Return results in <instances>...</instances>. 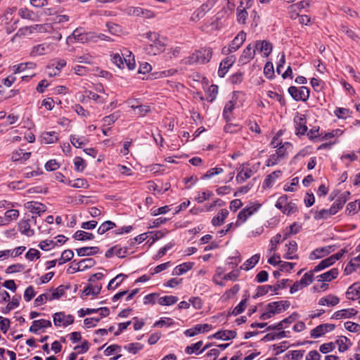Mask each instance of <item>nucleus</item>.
Here are the masks:
<instances>
[{
	"label": "nucleus",
	"instance_id": "nucleus-7",
	"mask_svg": "<svg viewBox=\"0 0 360 360\" xmlns=\"http://www.w3.org/2000/svg\"><path fill=\"white\" fill-rule=\"evenodd\" d=\"M53 323L56 326H67L74 323V317L72 315L65 316L63 312H57L53 314Z\"/></svg>",
	"mask_w": 360,
	"mask_h": 360
},
{
	"label": "nucleus",
	"instance_id": "nucleus-39",
	"mask_svg": "<svg viewBox=\"0 0 360 360\" xmlns=\"http://www.w3.org/2000/svg\"><path fill=\"white\" fill-rule=\"evenodd\" d=\"M41 139H43V141L46 144L53 143L58 141V136L55 131L43 132L41 134Z\"/></svg>",
	"mask_w": 360,
	"mask_h": 360
},
{
	"label": "nucleus",
	"instance_id": "nucleus-52",
	"mask_svg": "<svg viewBox=\"0 0 360 360\" xmlns=\"http://www.w3.org/2000/svg\"><path fill=\"white\" fill-rule=\"evenodd\" d=\"M269 290H272V287L270 285L258 286L257 289V293L253 296V298L256 299L257 297H262L268 293Z\"/></svg>",
	"mask_w": 360,
	"mask_h": 360
},
{
	"label": "nucleus",
	"instance_id": "nucleus-32",
	"mask_svg": "<svg viewBox=\"0 0 360 360\" xmlns=\"http://www.w3.org/2000/svg\"><path fill=\"white\" fill-rule=\"evenodd\" d=\"M243 2H240V5L237 8V21L239 23L245 24V20L248 18V12L246 11V8L243 6Z\"/></svg>",
	"mask_w": 360,
	"mask_h": 360
},
{
	"label": "nucleus",
	"instance_id": "nucleus-35",
	"mask_svg": "<svg viewBox=\"0 0 360 360\" xmlns=\"http://www.w3.org/2000/svg\"><path fill=\"white\" fill-rule=\"evenodd\" d=\"M347 343H349V345H352L350 340L347 337L341 336L335 341V344L338 345L339 352H344L349 349Z\"/></svg>",
	"mask_w": 360,
	"mask_h": 360
},
{
	"label": "nucleus",
	"instance_id": "nucleus-5",
	"mask_svg": "<svg viewBox=\"0 0 360 360\" xmlns=\"http://www.w3.org/2000/svg\"><path fill=\"white\" fill-rule=\"evenodd\" d=\"M51 27V26L49 24H44V25H33L31 26H27L22 28H20L16 35L20 34V35H25L27 32L29 33H33V32H40L44 33L47 32V29Z\"/></svg>",
	"mask_w": 360,
	"mask_h": 360
},
{
	"label": "nucleus",
	"instance_id": "nucleus-8",
	"mask_svg": "<svg viewBox=\"0 0 360 360\" xmlns=\"http://www.w3.org/2000/svg\"><path fill=\"white\" fill-rule=\"evenodd\" d=\"M335 326L331 323H323L316 326L310 332V335L313 338H318L323 335L326 333L332 331L335 329Z\"/></svg>",
	"mask_w": 360,
	"mask_h": 360
},
{
	"label": "nucleus",
	"instance_id": "nucleus-2",
	"mask_svg": "<svg viewBox=\"0 0 360 360\" xmlns=\"http://www.w3.org/2000/svg\"><path fill=\"white\" fill-rule=\"evenodd\" d=\"M212 56V51L210 48H202L196 51L188 58V63L192 64L194 63L205 64L208 63Z\"/></svg>",
	"mask_w": 360,
	"mask_h": 360
},
{
	"label": "nucleus",
	"instance_id": "nucleus-18",
	"mask_svg": "<svg viewBox=\"0 0 360 360\" xmlns=\"http://www.w3.org/2000/svg\"><path fill=\"white\" fill-rule=\"evenodd\" d=\"M51 326V322L49 320L46 319H39L35 320L32 322V326L30 327V332L37 333L38 330L44 328H49Z\"/></svg>",
	"mask_w": 360,
	"mask_h": 360
},
{
	"label": "nucleus",
	"instance_id": "nucleus-59",
	"mask_svg": "<svg viewBox=\"0 0 360 360\" xmlns=\"http://www.w3.org/2000/svg\"><path fill=\"white\" fill-rule=\"evenodd\" d=\"M18 14L23 19L33 20L34 13L26 8H21Z\"/></svg>",
	"mask_w": 360,
	"mask_h": 360
},
{
	"label": "nucleus",
	"instance_id": "nucleus-17",
	"mask_svg": "<svg viewBox=\"0 0 360 360\" xmlns=\"http://www.w3.org/2000/svg\"><path fill=\"white\" fill-rule=\"evenodd\" d=\"M236 335L237 333L235 330H220L210 336L209 338H214L219 340H229L235 338Z\"/></svg>",
	"mask_w": 360,
	"mask_h": 360
},
{
	"label": "nucleus",
	"instance_id": "nucleus-47",
	"mask_svg": "<svg viewBox=\"0 0 360 360\" xmlns=\"http://www.w3.org/2000/svg\"><path fill=\"white\" fill-rule=\"evenodd\" d=\"M332 259H330V257L326 259H323L318 265H316L314 267V271L317 272V271H321V270L333 265V262Z\"/></svg>",
	"mask_w": 360,
	"mask_h": 360
},
{
	"label": "nucleus",
	"instance_id": "nucleus-9",
	"mask_svg": "<svg viewBox=\"0 0 360 360\" xmlns=\"http://www.w3.org/2000/svg\"><path fill=\"white\" fill-rule=\"evenodd\" d=\"M211 328H212V326L208 323L198 324V325L195 326L193 328H189V329L185 330L184 334L187 337H193L197 334L204 333V332H207V331L210 330Z\"/></svg>",
	"mask_w": 360,
	"mask_h": 360
},
{
	"label": "nucleus",
	"instance_id": "nucleus-64",
	"mask_svg": "<svg viewBox=\"0 0 360 360\" xmlns=\"http://www.w3.org/2000/svg\"><path fill=\"white\" fill-rule=\"evenodd\" d=\"M74 164L76 170L78 172H82L86 167L84 160L80 157H76L75 158Z\"/></svg>",
	"mask_w": 360,
	"mask_h": 360
},
{
	"label": "nucleus",
	"instance_id": "nucleus-26",
	"mask_svg": "<svg viewBox=\"0 0 360 360\" xmlns=\"http://www.w3.org/2000/svg\"><path fill=\"white\" fill-rule=\"evenodd\" d=\"M347 298L349 300H355L356 297H360V285L358 283H354L349 287L346 292Z\"/></svg>",
	"mask_w": 360,
	"mask_h": 360
},
{
	"label": "nucleus",
	"instance_id": "nucleus-41",
	"mask_svg": "<svg viewBox=\"0 0 360 360\" xmlns=\"http://www.w3.org/2000/svg\"><path fill=\"white\" fill-rule=\"evenodd\" d=\"M292 148V146L290 143L285 142L277 148L276 154L280 158V159H282L285 158L286 151L291 149Z\"/></svg>",
	"mask_w": 360,
	"mask_h": 360
},
{
	"label": "nucleus",
	"instance_id": "nucleus-46",
	"mask_svg": "<svg viewBox=\"0 0 360 360\" xmlns=\"http://www.w3.org/2000/svg\"><path fill=\"white\" fill-rule=\"evenodd\" d=\"M81 271L89 269L96 264V262L93 258H86L78 262Z\"/></svg>",
	"mask_w": 360,
	"mask_h": 360
},
{
	"label": "nucleus",
	"instance_id": "nucleus-42",
	"mask_svg": "<svg viewBox=\"0 0 360 360\" xmlns=\"http://www.w3.org/2000/svg\"><path fill=\"white\" fill-rule=\"evenodd\" d=\"M115 227H116V224L113 221H105L98 227L97 232L98 234L102 235Z\"/></svg>",
	"mask_w": 360,
	"mask_h": 360
},
{
	"label": "nucleus",
	"instance_id": "nucleus-38",
	"mask_svg": "<svg viewBox=\"0 0 360 360\" xmlns=\"http://www.w3.org/2000/svg\"><path fill=\"white\" fill-rule=\"evenodd\" d=\"M247 301H248V298H245V299L242 300L240 302V303L231 311L229 312L228 315L229 316H230V315L237 316V315L243 313L246 308Z\"/></svg>",
	"mask_w": 360,
	"mask_h": 360
},
{
	"label": "nucleus",
	"instance_id": "nucleus-22",
	"mask_svg": "<svg viewBox=\"0 0 360 360\" xmlns=\"http://www.w3.org/2000/svg\"><path fill=\"white\" fill-rule=\"evenodd\" d=\"M359 266H360V254L357 257H355L351 259V260L347 264V266L345 269V274L346 275L351 274Z\"/></svg>",
	"mask_w": 360,
	"mask_h": 360
},
{
	"label": "nucleus",
	"instance_id": "nucleus-55",
	"mask_svg": "<svg viewBox=\"0 0 360 360\" xmlns=\"http://www.w3.org/2000/svg\"><path fill=\"white\" fill-rule=\"evenodd\" d=\"M124 348L131 353L136 354L143 349V345L139 342L130 343L125 345Z\"/></svg>",
	"mask_w": 360,
	"mask_h": 360
},
{
	"label": "nucleus",
	"instance_id": "nucleus-11",
	"mask_svg": "<svg viewBox=\"0 0 360 360\" xmlns=\"http://www.w3.org/2000/svg\"><path fill=\"white\" fill-rule=\"evenodd\" d=\"M297 135H304L307 131V120L304 115L297 116L294 119Z\"/></svg>",
	"mask_w": 360,
	"mask_h": 360
},
{
	"label": "nucleus",
	"instance_id": "nucleus-27",
	"mask_svg": "<svg viewBox=\"0 0 360 360\" xmlns=\"http://www.w3.org/2000/svg\"><path fill=\"white\" fill-rule=\"evenodd\" d=\"M229 215V211L226 209H223L220 211L218 215L214 217L212 219V224L213 226H221L225 219Z\"/></svg>",
	"mask_w": 360,
	"mask_h": 360
},
{
	"label": "nucleus",
	"instance_id": "nucleus-21",
	"mask_svg": "<svg viewBox=\"0 0 360 360\" xmlns=\"http://www.w3.org/2000/svg\"><path fill=\"white\" fill-rule=\"evenodd\" d=\"M357 314V311L354 309H342L335 312L331 319H341L350 318Z\"/></svg>",
	"mask_w": 360,
	"mask_h": 360
},
{
	"label": "nucleus",
	"instance_id": "nucleus-36",
	"mask_svg": "<svg viewBox=\"0 0 360 360\" xmlns=\"http://www.w3.org/2000/svg\"><path fill=\"white\" fill-rule=\"evenodd\" d=\"M73 238L77 240H90L94 238V235L84 231H77L73 235Z\"/></svg>",
	"mask_w": 360,
	"mask_h": 360
},
{
	"label": "nucleus",
	"instance_id": "nucleus-56",
	"mask_svg": "<svg viewBox=\"0 0 360 360\" xmlns=\"http://www.w3.org/2000/svg\"><path fill=\"white\" fill-rule=\"evenodd\" d=\"M297 211V207L294 202H287L286 204H285V207H284L283 210H282V212L283 214L290 215L291 214L296 212Z\"/></svg>",
	"mask_w": 360,
	"mask_h": 360
},
{
	"label": "nucleus",
	"instance_id": "nucleus-28",
	"mask_svg": "<svg viewBox=\"0 0 360 360\" xmlns=\"http://www.w3.org/2000/svg\"><path fill=\"white\" fill-rule=\"evenodd\" d=\"M252 175V170L250 168H241L236 176L238 183H243Z\"/></svg>",
	"mask_w": 360,
	"mask_h": 360
},
{
	"label": "nucleus",
	"instance_id": "nucleus-23",
	"mask_svg": "<svg viewBox=\"0 0 360 360\" xmlns=\"http://www.w3.org/2000/svg\"><path fill=\"white\" fill-rule=\"evenodd\" d=\"M87 39L86 34L81 32L80 30L76 29L72 34L67 38L68 43L80 41L84 43Z\"/></svg>",
	"mask_w": 360,
	"mask_h": 360
},
{
	"label": "nucleus",
	"instance_id": "nucleus-19",
	"mask_svg": "<svg viewBox=\"0 0 360 360\" xmlns=\"http://www.w3.org/2000/svg\"><path fill=\"white\" fill-rule=\"evenodd\" d=\"M129 12L134 16H142L145 18H151L155 16L153 11L140 7H131Z\"/></svg>",
	"mask_w": 360,
	"mask_h": 360
},
{
	"label": "nucleus",
	"instance_id": "nucleus-4",
	"mask_svg": "<svg viewBox=\"0 0 360 360\" xmlns=\"http://www.w3.org/2000/svg\"><path fill=\"white\" fill-rule=\"evenodd\" d=\"M245 39L246 34L243 31H240L232 40L228 48H223L222 53L224 54H229L237 51L245 41Z\"/></svg>",
	"mask_w": 360,
	"mask_h": 360
},
{
	"label": "nucleus",
	"instance_id": "nucleus-57",
	"mask_svg": "<svg viewBox=\"0 0 360 360\" xmlns=\"http://www.w3.org/2000/svg\"><path fill=\"white\" fill-rule=\"evenodd\" d=\"M313 279H314L313 273L310 271V272H307V273L304 274V276L300 279V281H299L301 283V284L304 287H306L312 283Z\"/></svg>",
	"mask_w": 360,
	"mask_h": 360
},
{
	"label": "nucleus",
	"instance_id": "nucleus-6",
	"mask_svg": "<svg viewBox=\"0 0 360 360\" xmlns=\"http://www.w3.org/2000/svg\"><path fill=\"white\" fill-rule=\"evenodd\" d=\"M54 49V46L50 43H43L34 46L31 52L30 56L32 57L42 56L51 53Z\"/></svg>",
	"mask_w": 360,
	"mask_h": 360
},
{
	"label": "nucleus",
	"instance_id": "nucleus-58",
	"mask_svg": "<svg viewBox=\"0 0 360 360\" xmlns=\"http://www.w3.org/2000/svg\"><path fill=\"white\" fill-rule=\"evenodd\" d=\"M234 108V103L232 101H229L226 103L224 110H223V116L226 122L230 120L229 113H231Z\"/></svg>",
	"mask_w": 360,
	"mask_h": 360
},
{
	"label": "nucleus",
	"instance_id": "nucleus-3",
	"mask_svg": "<svg viewBox=\"0 0 360 360\" xmlns=\"http://www.w3.org/2000/svg\"><path fill=\"white\" fill-rule=\"evenodd\" d=\"M288 93L292 98L298 101H307L309 97V89L304 86L300 87L299 89L295 86H291L288 88Z\"/></svg>",
	"mask_w": 360,
	"mask_h": 360
},
{
	"label": "nucleus",
	"instance_id": "nucleus-51",
	"mask_svg": "<svg viewBox=\"0 0 360 360\" xmlns=\"http://www.w3.org/2000/svg\"><path fill=\"white\" fill-rule=\"evenodd\" d=\"M65 287L63 285L58 286L56 289L53 290V292L50 295L49 300H53L55 299H59L65 294Z\"/></svg>",
	"mask_w": 360,
	"mask_h": 360
},
{
	"label": "nucleus",
	"instance_id": "nucleus-34",
	"mask_svg": "<svg viewBox=\"0 0 360 360\" xmlns=\"http://www.w3.org/2000/svg\"><path fill=\"white\" fill-rule=\"evenodd\" d=\"M30 155L31 153L24 152L23 150L20 149L13 154L11 159L14 162L20 160L26 161L30 158Z\"/></svg>",
	"mask_w": 360,
	"mask_h": 360
},
{
	"label": "nucleus",
	"instance_id": "nucleus-60",
	"mask_svg": "<svg viewBox=\"0 0 360 360\" xmlns=\"http://www.w3.org/2000/svg\"><path fill=\"white\" fill-rule=\"evenodd\" d=\"M222 172H223V169L222 168H220V167L212 168V169H209L206 172V174H205L202 176V179H207V178H212L214 175L219 174H221Z\"/></svg>",
	"mask_w": 360,
	"mask_h": 360
},
{
	"label": "nucleus",
	"instance_id": "nucleus-25",
	"mask_svg": "<svg viewBox=\"0 0 360 360\" xmlns=\"http://www.w3.org/2000/svg\"><path fill=\"white\" fill-rule=\"evenodd\" d=\"M338 269L337 268H333L330 271L321 274L319 276L320 278L319 281L329 282L333 279L336 278L338 276Z\"/></svg>",
	"mask_w": 360,
	"mask_h": 360
},
{
	"label": "nucleus",
	"instance_id": "nucleus-13",
	"mask_svg": "<svg viewBox=\"0 0 360 360\" xmlns=\"http://www.w3.org/2000/svg\"><path fill=\"white\" fill-rule=\"evenodd\" d=\"M255 49L263 53L264 56L267 57L271 53L273 46L271 42L266 40L257 41Z\"/></svg>",
	"mask_w": 360,
	"mask_h": 360
},
{
	"label": "nucleus",
	"instance_id": "nucleus-61",
	"mask_svg": "<svg viewBox=\"0 0 360 360\" xmlns=\"http://www.w3.org/2000/svg\"><path fill=\"white\" fill-rule=\"evenodd\" d=\"M268 96L278 101L281 105H285V104H286L284 97L282 95H281L276 92H274L272 91H269Z\"/></svg>",
	"mask_w": 360,
	"mask_h": 360
},
{
	"label": "nucleus",
	"instance_id": "nucleus-44",
	"mask_svg": "<svg viewBox=\"0 0 360 360\" xmlns=\"http://www.w3.org/2000/svg\"><path fill=\"white\" fill-rule=\"evenodd\" d=\"M70 139L71 143L75 148H81L86 143V139L84 136L78 137L76 135H71Z\"/></svg>",
	"mask_w": 360,
	"mask_h": 360
},
{
	"label": "nucleus",
	"instance_id": "nucleus-29",
	"mask_svg": "<svg viewBox=\"0 0 360 360\" xmlns=\"http://www.w3.org/2000/svg\"><path fill=\"white\" fill-rule=\"evenodd\" d=\"M340 302V299L333 295H329L326 297H322L319 301V305H330V306H335Z\"/></svg>",
	"mask_w": 360,
	"mask_h": 360
},
{
	"label": "nucleus",
	"instance_id": "nucleus-48",
	"mask_svg": "<svg viewBox=\"0 0 360 360\" xmlns=\"http://www.w3.org/2000/svg\"><path fill=\"white\" fill-rule=\"evenodd\" d=\"M131 108L136 111V115H139L140 116L146 115L150 110V107L146 105H140L136 106L134 105H131Z\"/></svg>",
	"mask_w": 360,
	"mask_h": 360
},
{
	"label": "nucleus",
	"instance_id": "nucleus-14",
	"mask_svg": "<svg viewBox=\"0 0 360 360\" xmlns=\"http://www.w3.org/2000/svg\"><path fill=\"white\" fill-rule=\"evenodd\" d=\"M255 49H253L251 44H248L243 50V53L239 58V62L242 64H246L255 57Z\"/></svg>",
	"mask_w": 360,
	"mask_h": 360
},
{
	"label": "nucleus",
	"instance_id": "nucleus-33",
	"mask_svg": "<svg viewBox=\"0 0 360 360\" xmlns=\"http://www.w3.org/2000/svg\"><path fill=\"white\" fill-rule=\"evenodd\" d=\"M193 264L191 262H186L176 266L173 271V275L180 276L184 274L192 268Z\"/></svg>",
	"mask_w": 360,
	"mask_h": 360
},
{
	"label": "nucleus",
	"instance_id": "nucleus-31",
	"mask_svg": "<svg viewBox=\"0 0 360 360\" xmlns=\"http://www.w3.org/2000/svg\"><path fill=\"white\" fill-rule=\"evenodd\" d=\"M101 285H93L92 284H89L83 290L82 295L84 296H87L89 295H92L94 296L98 295L101 290Z\"/></svg>",
	"mask_w": 360,
	"mask_h": 360
},
{
	"label": "nucleus",
	"instance_id": "nucleus-43",
	"mask_svg": "<svg viewBox=\"0 0 360 360\" xmlns=\"http://www.w3.org/2000/svg\"><path fill=\"white\" fill-rule=\"evenodd\" d=\"M202 345V341H198L195 344H192L190 346H187L185 349V352L188 354H192L193 353L198 354H200V349Z\"/></svg>",
	"mask_w": 360,
	"mask_h": 360
},
{
	"label": "nucleus",
	"instance_id": "nucleus-1",
	"mask_svg": "<svg viewBox=\"0 0 360 360\" xmlns=\"http://www.w3.org/2000/svg\"><path fill=\"white\" fill-rule=\"evenodd\" d=\"M290 305V303L288 300L270 302L266 305V311L260 315L259 319L261 320L269 319L274 315L286 310Z\"/></svg>",
	"mask_w": 360,
	"mask_h": 360
},
{
	"label": "nucleus",
	"instance_id": "nucleus-10",
	"mask_svg": "<svg viewBox=\"0 0 360 360\" xmlns=\"http://www.w3.org/2000/svg\"><path fill=\"white\" fill-rule=\"evenodd\" d=\"M235 61L236 58L234 56H229L223 60L219 65L218 70L219 76L220 77H224L228 70L232 66Z\"/></svg>",
	"mask_w": 360,
	"mask_h": 360
},
{
	"label": "nucleus",
	"instance_id": "nucleus-40",
	"mask_svg": "<svg viewBox=\"0 0 360 360\" xmlns=\"http://www.w3.org/2000/svg\"><path fill=\"white\" fill-rule=\"evenodd\" d=\"M177 301V297L173 295H167L159 298L158 303L160 305L169 306L175 304Z\"/></svg>",
	"mask_w": 360,
	"mask_h": 360
},
{
	"label": "nucleus",
	"instance_id": "nucleus-53",
	"mask_svg": "<svg viewBox=\"0 0 360 360\" xmlns=\"http://www.w3.org/2000/svg\"><path fill=\"white\" fill-rule=\"evenodd\" d=\"M281 173L282 172L281 170H276L268 175L264 181V184L266 186H270L274 182L275 179L280 176Z\"/></svg>",
	"mask_w": 360,
	"mask_h": 360
},
{
	"label": "nucleus",
	"instance_id": "nucleus-24",
	"mask_svg": "<svg viewBox=\"0 0 360 360\" xmlns=\"http://www.w3.org/2000/svg\"><path fill=\"white\" fill-rule=\"evenodd\" d=\"M76 251L79 257L91 256L97 254L99 248L98 247H84L77 249Z\"/></svg>",
	"mask_w": 360,
	"mask_h": 360
},
{
	"label": "nucleus",
	"instance_id": "nucleus-50",
	"mask_svg": "<svg viewBox=\"0 0 360 360\" xmlns=\"http://www.w3.org/2000/svg\"><path fill=\"white\" fill-rule=\"evenodd\" d=\"M240 290V285L238 284L234 285L231 289L226 290L225 293L223 295L222 298L224 300H229L232 297H233Z\"/></svg>",
	"mask_w": 360,
	"mask_h": 360
},
{
	"label": "nucleus",
	"instance_id": "nucleus-45",
	"mask_svg": "<svg viewBox=\"0 0 360 360\" xmlns=\"http://www.w3.org/2000/svg\"><path fill=\"white\" fill-rule=\"evenodd\" d=\"M35 64L32 62L22 63L13 67V70L15 74L23 72L27 68H34Z\"/></svg>",
	"mask_w": 360,
	"mask_h": 360
},
{
	"label": "nucleus",
	"instance_id": "nucleus-16",
	"mask_svg": "<svg viewBox=\"0 0 360 360\" xmlns=\"http://www.w3.org/2000/svg\"><path fill=\"white\" fill-rule=\"evenodd\" d=\"M333 250V246L332 245L319 248L312 251V252L310 254L309 258L311 259H319L328 255L331 251Z\"/></svg>",
	"mask_w": 360,
	"mask_h": 360
},
{
	"label": "nucleus",
	"instance_id": "nucleus-49",
	"mask_svg": "<svg viewBox=\"0 0 360 360\" xmlns=\"http://www.w3.org/2000/svg\"><path fill=\"white\" fill-rule=\"evenodd\" d=\"M218 94V86L215 84H212L210 86L207 90V100L208 102L212 103L216 98Z\"/></svg>",
	"mask_w": 360,
	"mask_h": 360
},
{
	"label": "nucleus",
	"instance_id": "nucleus-30",
	"mask_svg": "<svg viewBox=\"0 0 360 360\" xmlns=\"http://www.w3.org/2000/svg\"><path fill=\"white\" fill-rule=\"evenodd\" d=\"M260 259L259 254L254 255L251 258L248 259L245 262L240 266L241 269L248 271L253 268L256 264L258 263Z\"/></svg>",
	"mask_w": 360,
	"mask_h": 360
},
{
	"label": "nucleus",
	"instance_id": "nucleus-12",
	"mask_svg": "<svg viewBox=\"0 0 360 360\" xmlns=\"http://www.w3.org/2000/svg\"><path fill=\"white\" fill-rule=\"evenodd\" d=\"M165 44L164 42H156L155 44H146L144 46L145 52L151 56H155L165 51Z\"/></svg>",
	"mask_w": 360,
	"mask_h": 360
},
{
	"label": "nucleus",
	"instance_id": "nucleus-62",
	"mask_svg": "<svg viewBox=\"0 0 360 360\" xmlns=\"http://www.w3.org/2000/svg\"><path fill=\"white\" fill-rule=\"evenodd\" d=\"M124 58L121 57L119 53H115L112 56V61L115 63L119 68L123 69L124 68Z\"/></svg>",
	"mask_w": 360,
	"mask_h": 360
},
{
	"label": "nucleus",
	"instance_id": "nucleus-37",
	"mask_svg": "<svg viewBox=\"0 0 360 360\" xmlns=\"http://www.w3.org/2000/svg\"><path fill=\"white\" fill-rule=\"evenodd\" d=\"M331 210L332 209L330 207L329 209H322L319 211H316L314 214V219L316 220L326 219L330 216L334 215Z\"/></svg>",
	"mask_w": 360,
	"mask_h": 360
},
{
	"label": "nucleus",
	"instance_id": "nucleus-15",
	"mask_svg": "<svg viewBox=\"0 0 360 360\" xmlns=\"http://www.w3.org/2000/svg\"><path fill=\"white\" fill-rule=\"evenodd\" d=\"M25 208L30 210V212L35 214L44 212L46 210V207L42 203L34 201H30L25 204Z\"/></svg>",
	"mask_w": 360,
	"mask_h": 360
},
{
	"label": "nucleus",
	"instance_id": "nucleus-63",
	"mask_svg": "<svg viewBox=\"0 0 360 360\" xmlns=\"http://www.w3.org/2000/svg\"><path fill=\"white\" fill-rule=\"evenodd\" d=\"M335 348V345L333 342H328L323 344L320 346L319 350L323 354H327L330 352H332Z\"/></svg>",
	"mask_w": 360,
	"mask_h": 360
},
{
	"label": "nucleus",
	"instance_id": "nucleus-54",
	"mask_svg": "<svg viewBox=\"0 0 360 360\" xmlns=\"http://www.w3.org/2000/svg\"><path fill=\"white\" fill-rule=\"evenodd\" d=\"M68 184L73 188H87L88 183L84 179H77L72 182V181H69Z\"/></svg>",
	"mask_w": 360,
	"mask_h": 360
},
{
	"label": "nucleus",
	"instance_id": "nucleus-20",
	"mask_svg": "<svg viewBox=\"0 0 360 360\" xmlns=\"http://www.w3.org/2000/svg\"><path fill=\"white\" fill-rule=\"evenodd\" d=\"M18 229L22 234L28 237L34 235V231L30 229V224L28 219H21L18 222Z\"/></svg>",
	"mask_w": 360,
	"mask_h": 360
}]
</instances>
